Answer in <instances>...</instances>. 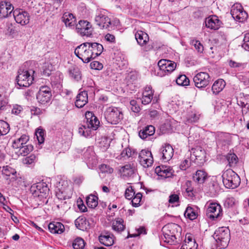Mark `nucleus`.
Here are the masks:
<instances>
[{
	"label": "nucleus",
	"instance_id": "obj_1",
	"mask_svg": "<svg viewBox=\"0 0 249 249\" xmlns=\"http://www.w3.org/2000/svg\"><path fill=\"white\" fill-rule=\"evenodd\" d=\"M85 117L87 119L86 125H82L80 127L78 132L81 135L88 137L90 135L91 129L96 130L98 128L100 122L91 112H87Z\"/></svg>",
	"mask_w": 249,
	"mask_h": 249
},
{
	"label": "nucleus",
	"instance_id": "obj_2",
	"mask_svg": "<svg viewBox=\"0 0 249 249\" xmlns=\"http://www.w3.org/2000/svg\"><path fill=\"white\" fill-rule=\"evenodd\" d=\"M181 228L175 223H169L162 228L164 241L170 244H174L177 242V237L179 236Z\"/></svg>",
	"mask_w": 249,
	"mask_h": 249
},
{
	"label": "nucleus",
	"instance_id": "obj_3",
	"mask_svg": "<svg viewBox=\"0 0 249 249\" xmlns=\"http://www.w3.org/2000/svg\"><path fill=\"white\" fill-rule=\"evenodd\" d=\"M35 71L33 70H24L20 68L16 77L17 84L20 87H29L34 80Z\"/></svg>",
	"mask_w": 249,
	"mask_h": 249
},
{
	"label": "nucleus",
	"instance_id": "obj_4",
	"mask_svg": "<svg viewBox=\"0 0 249 249\" xmlns=\"http://www.w3.org/2000/svg\"><path fill=\"white\" fill-rule=\"evenodd\" d=\"M222 180L225 186L229 189H234L240 183L239 176L231 169L225 171L222 174Z\"/></svg>",
	"mask_w": 249,
	"mask_h": 249
},
{
	"label": "nucleus",
	"instance_id": "obj_5",
	"mask_svg": "<svg viewBox=\"0 0 249 249\" xmlns=\"http://www.w3.org/2000/svg\"><path fill=\"white\" fill-rule=\"evenodd\" d=\"M213 237L219 248H225L228 246L230 239V230L227 227H220L215 231Z\"/></svg>",
	"mask_w": 249,
	"mask_h": 249
},
{
	"label": "nucleus",
	"instance_id": "obj_6",
	"mask_svg": "<svg viewBox=\"0 0 249 249\" xmlns=\"http://www.w3.org/2000/svg\"><path fill=\"white\" fill-rule=\"evenodd\" d=\"M56 196L61 200L69 199L72 194V188L67 180L60 179L56 184Z\"/></svg>",
	"mask_w": 249,
	"mask_h": 249
},
{
	"label": "nucleus",
	"instance_id": "obj_7",
	"mask_svg": "<svg viewBox=\"0 0 249 249\" xmlns=\"http://www.w3.org/2000/svg\"><path fill=\"white\" fill-rule=\"evenodd\" d=\"M107 121L112 124H117L123 119L122 109L119 107H107L104 113Z\"/></svg>",
	"mask_w": 249,
	"mask_h": 249
},
{
	"label": "nucleus",
	"instance_id": "obj_8",
	"mask_svg": "<svg viewBox=\"0 0 249 249\" xmlns=\"http://www.w3.org/2000/svg\"><path fill=\"white\" fill-rule=\"evenodd\" d=\"M94 21L101 29L109 30L111 28V20L107 15V11L104 9L97 10Z\"/></svg>",
	"mask_w": 249,
	"mask_h": 249
},
{
	"label": "nucleus",
	"instance_id": "obj_9",
	"mask_svg": "<svg viewBox=\"0 0 249 249\" xmlns=\"http://www.w3.org/2000/svg\"><path fill=\"white\" fill-rule=\"evenodd\" d=\"M89 42H85L77 46L75 49V54L84 63H88L92 58V53Z\"/></svg>",
	"mask_w": 249,
	"mask_h": 249
},
{
	"label": "nucleus",
	"instance_id": "obj_10",
	"mask_svg": "<svg viewBox=\"0 0 249 249\" xmlns=\"http://www.w3.org/2000/svg\"><path fill=\"white\" fill-rule=\"evenodd\" d=\"M76 31L82 36L90 37L93 31L90 22L85 20H80L76 24Z\"/></svg>",
	"mask_w": 249,
	"mask_h": 249
},
{
	"label": "nucleus",
	"instance_id": "obj_11",
	"mask_svg": "<svg viewBox=\"0 0 249 249\" xmlns=\"http://www.w3.org/2000/svg\"><path fill=\"white\" fill-rule=\"evenodd\" d=\"M206 214L210 219L216 220L222 216V207L218 203H210L207 208Z\"/></svg>",
	"mask_w": 249,
	"mask_h": 249
},
{
	"label": "nucleus",
	"instance_id": "obj_12",
	"mask_svg": "<svg viewBox=\"0 0 249 249\" xmlns=\"http://www.w3.org/2000/svg\"><path fill=\"white\" fill-rule=\"evenodd\" d=\"M51 88L48 86H41L36 94V99L38 102L42 105L48 103L52 98Z\"/></svg>",
	"mask_w": 249,
	"mask_h": 249
},
{
	"label": "nucleus",
	"instance_id": "obj_13",
	"mask_svg": "<svg viewBox=\"0 0 249 249\" xmlns=\"http://www.w3.org/2000/svg\"><path fill=\"white\" fill-rule=\"evenodd\" d=\"M135 36L138 44L142 47L143 51L148 52L153 49L152 45H147L149 38L146 33L142 31H138L135 33Z\"/></svg>",
	"mask_w": 249,
	"mask_h": 249
},
{
	"label": "nucleus",
	"instance_id": "obj_14",
	"mask_svg": "<svg viewBox=\"0 0 249 249\" xmlns=\"http://www.w3.org/2000/svg\"><path fill=\"white\" fill-rule=\"evenodd\" d=\"M231 14L235 20L241 22L245 21L248 18L247 13L244 10L239 3H236L232 6Z\"/></svg>",
	"mask_w": 249,
	"mask_h": 249
},
{
	"label": "nucleus",
	"instance_id": "obj_15",
	"mask_svg": "<svg viewBox=\"0 0 249 249\" xmlns=\"http://www.w3.org/2000/svg\"><path fill=\"white\" fill-rule=\"evenodd\" d=\"M193 80L196 87L198 89H203L209 84L210 77L208 73L200 72L194 76Z\"/></svg>",
	"mask_w": 249,
	"mask_h": 249
},
{
	"label": "nucleus",
	"instance_id": "obj_16",
	"mask_svg": "<svg viewBox=\"0 0 249 249\" xmlns=\"http://www.w3.org/2000/svg\"><path fill=\"white\" fill-rule=\"evenodd\" d=\"M13 16L17 23L21 25H25L29 23L30 16L29 14L22 9H16L13 11Z\"/></svg>",
	"mask_w": 249,
	"mask_h": 249
},
{
	"label": "nucleus",
	"instance_id": "obj_17",
	"mask_svg": "<svg viewBox=\"0 0 249 249\" xmlns=\"http://www.w3.org/2000/svg\"><path fill=\"white\" fill-rule=\"evenodd\" d=\"M140 164L144 168L151 166L153 163V158L151 151L142 150L139 155Z\"/></svg>",
	"mask_w": 249,
	"mask_h": 249
},
{
	"label": "nucleus",
	"instance_id": "obj_18",
	"mask_svg": "<svg viewBox=\"0 0 249 249\" xmlns=\"http://www.w3.org/2000/svg\"><path fill=\"white\" fill-rule=\"evenodd\" d=\"M160 72H164L163 75L170 73L173 71L176 68L175 62L166 59H161L158 63Z\"/></svg>",
	"mask_w": 249,
	"mask_h": 249
},
{
	"label": "nucleus",
	"instance_id": "obj_19",
	"mask_svg": "<svg viewBox=\"0 0 249 249\" xmlns=\"http://www.w3.org/2000/svg\"><path fill=\"white\" fill-rule=\"evenodd\" d=\"M159 155L163 162H167L173 157L174 149L170 144H164L160 149Z\"/></svg>",
	"mask_w": 249,
	"mask_h": 249
},
{
	"label": "nucleus",
	"instance_id": "obj_20",
	"mask_svg": "<svg viewBox=\"0 0 249 249\" xmlns=\"http://www.w3.org/2000/svg\"><path fill=\"white\" fill-rule=\"evenodd\" d=\"M155 172L158 176L163 178L171 177L174 173V171L171 167L164 165L156 167Z\"/></svg>",
	"mask_w": 249,
	"mask_h": 249
},
{
	"label": "nucleus",
	"instance_id": "obj_21",
	"mask_svg": "<svg viewBox=\"0 0 249 249\" xmlns=\"http://www.w3.org/2000/svg\"><path fill=\"white\" fill-rule=\"evenodd\" d=\"M14 7L12 4L7 1L0 2V18H5L8 17L14 11Z\"/></svg>",
	"mask_w": 249,
	"mask_h": 249
},
{
	"label": "nucleus",
	"instance_id": "obj_22",
	"mask_svg": "<svg viewBox=\"0 0 249 249\" xmlns=\"http://www.w3.org/2000/svg\"><path fill=\"white\" fill-rule=\"evenodd\" d=\"M154 91L151 86L147 85L144 88L142 96L141 98L143 105H148L151 102L154 95Z\"/></svg>",
	"mask_w": 249,
	"mask_h": 249
},
{
	"label": "nucleus",
	"instance_id": "obj_23",
	"mask_svg": "<svg viewBox=\"0 0 249 249\" xmlns=\"http://www.w3.org/2000/svg\"><path fill=\"white\" fill-rule=\"evenodd\" d=\"M205 26L212 30H217L220 26V21L215 15L209 16L205 19Z\"/></svg>",
	"mask_w": 249,
	"mask_h": 249
},
{
	"label": "nucleus",
	"instance_id": "obj_24",
	"mask_svg": "<svg viewBox=\"0 0 249 249\" xmlns=\"http://www.w3.org/2000/svg\"><path fill=\"white\" fill-rule=\"evenodd\" d=\"M100 242L106 246H111L114 243V236L108 232L102 233L99 236Z\"/></svg>",
	"mask_w": 249,
	"mask_h": 249
},
{
	"label": "nucleus",
	"instance_id": "obj_25",
	"mask_svg": "<svg viewBox=\"0 0 249 249\" xmlns=\"http://www.w3.org/2000/svg\"><path fill=\"white\" fill-rule=\"evenodd\" d=\"M50 231L54 234H61L64 231L65 227L63 224L58 222H51L48 225Z\"/></svg>",
	"mask_w": 249,
	"mask_h": 249
},
{
	"label": "nucleus",
	"instance_id": "obj_26",
	"mask_svg": "<svg viewBox=\"0 0 249 249\" xmlns=\"http://www.w3.org/2000/svg\"><path fill=\"white\" fill-rule=\"evenodd\" d=\"M88 101L87 92L86 91H81L76 96L75 102V106L78 108H81L88 103Z\"/></svg>",
	"mask_w": 249,
	"mask_h": 249
},
{
	"label": "nucleus",
	"instance_id": "obj_27",
	"mask_svg": "<svg viewBox=\"0 0 249 249\" xmlns=\"http://www.w3.org/2000/svg\"><path fill=\"white\" fill-rule=\"evenodd\" d=\"M155 132V127L153 125H149L141 129L139 132V136L141 139L144 140L154 135Z\"/></svg>",
	"mask_w": 249,
	"mask_h": 249
},
{
	"label": "nucleus",
	"instance_id": "obj_28",
	"mask_svg": "<svg viewBox=\"0 0 249 249\" xmlns=\"http://www.w3.org/2000/svg\"><path fill=\"white\" fill-rule=\"evenodd\" d=\"M89 46L92 53V58L94 59L100 55L103 51V47L102 44L96 42H89Z\"/></svg>",
	"mask_w": 249,
	"mask_h": 249
},
{
	"label": "nucleus",
	"instance_id": "obj_29",
	"mask_svg": "<svg viewBox=\"0 0 249 249\" xmlns=\"http://www.w3.org/2000/svg\"><path fill=\"white\" fill-rule=\"evenodd\" d=\"M75 225L77 228L83 231L89 228V221L84 216L78 217L75 220Z\"/></svg>",
	"mask_w": 249,
	"mask_h": 249
},
{
	"label": "nucleus",
	"instance_id": "obj_30",
	"mask_svg": "<svg viewBox=\"0 0 249 249\" xmlns=\"http://www.w3.org/2000/svg\"><path fill=\"white\" fill-rule=\"evenodd\" d=\"M208 177L207 173L203 170H198L193 176V180L198 183H203Z\"/></svg>",
	"mask_w": 249,
	"mask_h": 249
},
{
	"label": "nucleus",
	"instance_id": "obj_31",
	"mask_svg": "<svg viewBox=\"0 0 249 249\" xmlns=\"http://www.w3.org/2000/svg\"><path fill=\"white\" fill-rule=\"evenodd\" d=\"M112 229L113 231L118 233L124 231L125 225H124L123 219L120 218H117L113 220L112 222Z\"/></svg>",
	"mask_w": 249,
	"mask_h": 249
},
{
	"label": "nucleus",
	"instance_id": "obj_32",
	"mask_svg": "<svg viewBox=\"0 0 249 249\" xmlns=\"http://www.w3.org/2000/svg\"><path fill=\"white\" fill-rule=\"evenodd\" d=\"M62 21L65 23L66 26L71 27L75 25L76 18L73 14L66 12L63 14Z\"/></svg>",
	"mask_w": 249,
	"mask_h": 249
},
{
	"label": "nucleus",
	"instance_id": "obj_33",
	"mask_svg": "<svg viewBox=\"0 0 249 249\" xmlns=\"http://www.w3.org/2000/svg\"><path fill=\"white\" fill-rule=\"evenodd\" d=\"M29 137L26 135H22L20 138L13 141L12 146L15 149H19L21 146L25 145L29 141Z\"/></svg>",
	"mask_w": 249,
	"mask_h": 249
},
{
	"label": "nucleus",
	"instance_id": "obj_34",
	"mask_svg": "<svg viewBox=\"0 0 249 249\" xmlns=\"http://www.w3.org/2000/svg\"><path fill=\"white\" fill-rule=\"evenodd\" d=\"M225 85L226 83L223 79H219L215 81L212 87L213 93L218 94L224 88Z\"/></svg>",
	"mask_w": 249,
	"mask_h": 249
},
{
	"label": "nucleus",
	"instance_id": "obj_35",
	"mask_svg": "<svg viewBox=\"0 0 249 249\" xmlns=\"http://www.w3.org/2000/svg\"><path fill=\"white\" fill-rule=\"evenodd\" d=\"M184 216L191 220L196 219L198 216L197 208L187 207L184 213Z\"/></svg>",
	"mask_w": 249,
	"mask_h": 249
},
{
	"label": "nucleus",
	"instance_id": "obj_36",
	"mask_svg": "<svg viewBox=\"0 0 249 249\" xmlns=\"http://www.w3.org/2000/svg\"><path fill=\"white\" fill-rule=\"evenodd\" d=\"M191 153L196 157L197 160H201L205 158V151L201 147L198 146L195 148H192Z\"/></svg>",
	"mask_w": 249,
	"mask_h": 249
},
{
	"label": "nucleus",
	"instance_id": "obj_37",
	"mask_svg": "<svg viewBox=\"0 0 249 249\" xmlns=\"http://www.w3.org/2000/svg\"><path fill=\"white\" fill-rule=\"evenodd\" d=\"M120 172L124 177H130L134 174V170L130 164H126L121 167Z\"/></svg>",
	"mask_w": 249,
	"mask_h": 249
},
{
	"label": "nucleus",
	"instance_id": "obj_38",
	"mask_svg": "<svg viewBox=\"0 0 249 249\" xmlns=\"http://www.w3.org/2000/svg\"><path fill=\"white\" fill-rule=\"evenodd\" d=\"M85 160L88 163H93L95 160V153L91 147H89L84 153Z\"/></svg>",
	"mask_w": 249,
	"mask_h": 249
},
{
	"label": "nucleus",
	"instance_id": "obj_39",
	"mask_svg": "<svg viewBox=\"0 0 249 249\" xmlns=\"http://www.w3.org/2000/svg\"><path fill=\"white\" fill-rule=\"evenodd\" d=\"M69 73L70 76L76 81H78L81 79V72L77 67L74 66L70 68Z\"/></svg>",
	"mask_w": 249,
	"mask_h": 249
},
{
	"label": "nucleus",
	"instance_id": "obj_40",
	"mask_svg": "<svg viewBox=\"0 0 249 249\" xmlns=\"http://www.w3.org/2000/svg\"><path fill=\"white\" fill-rule=\"evenodd\" d=\"M98 198L97 196L90 195L87 197L86 203L88 206L91 208H94L98 205Z\"/></svg>",
	"mask_w": 249,
	"mask_h": 249
},
{
	"label": "nucleus",
	"instance_id": "obj_41",
	"mask_svg": "<svg viewBox=\"0 0 249 249\" xmlns=\"http://www.w3.org/2000/svg\"><path fill=\"white\" fill-rule=\"evenodd\" d=\"M230 167H234L238 162V158L234 153H229L226 157Z\"/></svg>",
	"mask_w": 249,
	"mask_h": 249
},
{
	"label": "nucleus",
	"instance_id": "obj_42",
	"mask_svg": "<svg viewBox=\"0 0 249 249\" xmlns=\"http://www.w3.org/2000/svg\"><path fill=\"white\" fill-rule=\"evenodd\" d=\"M9 130V124L4 121L0 120V136L7 134Z\"/></svg>",
	"mask_w": 249,
	"mask_h": 249
},
{
	"label": "nucleus",
	"instance_id": "obj_43",
	"mask_svg": "<svg viewBox=\"0 0 249 249\" xmlns=\"http://www.w3.org/2000/svg\"><path fill=\"white\" fill-rule=\"evenodd\" d=\"M33 149V147L31 144H25L18 149V153L23 156L27 155Z\"/></svg>",
	"mask_w": 249,
	"mask_h": 249
},
{
	"label": "nucleus",
	"instance_id": "obj_44",
	"mask_svg": "<svg viewBox=\"0 0 249 249\" xmlns=\"http://www.w3.org/2000/svg\"><path fill=\"white\" fill-rule=\"evenodd\" d=\"M37 191L35 192H40L41 194H46L49 192V189L47 184L44 182L38 183L36 185Z\"/></svg>",
	"mask_w": 249,
	"mask_h": 249
},
{
	"label": "nucleus",
	"instance_id": "obj_45",
	"mask_svg": "<svg viewBox=\"0 0 249 249\" xmlns=\"http://www.w3.org/2000/svg\"><path fill=\"white\" fill-rule=\"evenodd\" d=\"M176 83L178 85L186 86L189 85L190 80L185 75H180L177 78Z\"/></svg>",
	"mask_w": 249,
	"mask_h": 249
},
{
	"label": "nucleus",
	"instance_id": "obj_46",
	"mask_svg": "<svg viewBox=\"0 0 249 249\" xmlns=\"http://www.w3.org/2000/svg\"><path fill=\"white\" fill-rule=\"evenodd\" d=\"M190 44L193 46L198 53H201L204 50V47L202 44L198 40L192 39L190 41Z\"/></svg>",
	"mask_w": 249,
	"mask_h": 249
},
{
	"label": "nucleus",
	"instance_id": "obj_47",
	"mask_svg": "<svg viewBox=\"0 0 249 249\" xmlns=\"http://www.w3.org/2000/svg\"><path fill=\"white\" fill-rule=\"evenodd\" d=\"M72 246L74 249H83L85 247V242L82 238L78 237L74 240Z\"/></svg>",
	"mask_w": 249,
	"mask_h": 249
},
{
	"label": "nucleus",
	"instance_id": "obj_48",
	"mask_svg": "<svg viewBox=\"0 0 249 249\" xmlns=\"http://www.w3.org/2000/svg\"><path fill=\"white\" fill-rule=\"evenodd\" d=\"M142 199V194L141 193H138L132 198V205L133 207H137L141 205V202Z\"/></svg>",
	"mask_w": 249,
	"mask_h": 249
},
{
	"label": "nucleus",
	"instance_id": "obj_49",
	"mask_svg": "<svg viewBox=\"0 0 249 249\" xmlns=\"http://www.w3.org/2000/svg\"><path fill=\"white\" fill-rule=\"evenodd\" d=\"M2 173L3 175L10 177L11 175H14L17 172L14 168L9 166H5L3 167Z\"/></svg>",
	"mask_w": 249,
	"mask_h": 249
},
{
	"label": "nucleus",
	"instance_id": "obj_50",
	"mask_svg": "<svg viewBox=\"0 0 249 249\" xmlns=\"http://www.w3.org/2000/svg\"><path fill=\"white\" fill-rule=\"evenodd\" d=\"M11 113L16 115H19L23 111V107L18 104H14L11 106Z\"/></svg>",
	"mask_w": 249,
	"mask_h": 249
},
{
	"label": "nucleus",
	"instance_id": "obj_51",
	"mask_svg": "<svg viewBox=\"0 0 249 249\" xmlns=\"http://www.w3.org/2000/svg\"><path fill=\"white\" fill-rule=\"evenodd\" d=\"M6 34L12 36L17 33L16 27L11 23L6 24Z\"/></svg>",
	"mask_w": 249,
	"mask_h": 249
},
{
	"label": "nucleus",
	"instance_id": "obj_52",
	"mask_svg": "<svg viewBox=\"0 0 249 249\" xmlns=\"http://www.w3.org/2000/svg\"><path fill=\"white\" fill-rule=\"evenodd\" d=\"M36 138L39 143H42L44 142V131L42 129H38L36 132Z\"/></svg>",
	"mask_w": 249,
	"mask_h": 249
},
{
	"label": "nucleus",
	"instance_id": "obj_53",
	"mask_svg": "<svg viewBox=\"0 0 249 249\" xmlns=\"http://www.w3.org/2000/svg\"><path fill=\"white\" fill-rule=\"evenodd\" d=\"M99 169L102 173H107L111 174L113 172V169L109 165L102 164L100 165Z\"/></svg>",
	"mask_w": 249,
	"mask_h": 249
},
{
	"label": "nucleus",
	"instance_id": "obj_54",
	"mask_svg": "<svg viewBox=\"0 0 249 249\" xmlns=\"http://www.w3.org/2000/svg\"><path fill=\"white\" fill-rule=\"evenodd\" d=\"M235 204V199L234 197H228L224 202V206L227 208H232Z\"/></svg>",
	"mask_w": 249,
	"mask_h": 249
},
{
	"label": "nucleus",
	"instance_id": "obj_55",
	"mask_svg": "<svg viewBox=\"0 0 249 249\" xmlns=\"http://www.w3.org/2000/svg\"><path fill=\"white\" fill-rule=\"evenodd\" d=\"M197 244L196 242L183 243L180 249H197Z\"/></svg>",
	"mask_w": 249,
	"mask_h": 249
},
{
	"label": "nucleus",
	"instance_id": "obj_56",
	"mask_svg": "<svg viewBox=\"0 0 249 249\" xmlns=\"http://www.w3.org/2000/svg\"><path fill=\"white\" fill-rule=\"evenodd\" d=\"M135 192L132 186L128 187L125 192V197L126 199H131L134 196Z\"/></svg>",
	"mask_w": 249,
	"mask_h": 249
},
{
	"label": "nucleus",
	"instance_id": "obj_57",
	"mask_svg": "<svg viewBox=\"0 0 249 249\" xmlns=\"http://www.w3.org/2000/svg\"><path fill=\"white\" fill-rule=\"evenodd\" d=\"M219 187L218 184L213 182L212 185L210 186L209 191L212 195H214L219 190Z\"/></svg>",
	"mask_w": 249,
	"mask_h": 249
},
{
	"label": "nucleus",
	"instance_id": "obj_58",
	"mask_svg": "<svg viewBox=\"0 0 249 249\" xmlns=\"http://www.w3.org/2000/svg\"><path fill=\"white\" fill-rule=\"evenodd\" d=\"M90 66L91 69L96 70H101L102 69L103 67V64L97 61H92L90 63Z\"/></svg>",
	"mask_w": 249,
	"mask_h": 249
},
{
	"label": "nucleus",
	"instance_id": "obj_59",
	"mask_svg": "<svg viewBox=\"0 0 249 249\" xmlns=\"http://www.w3.org/2000/svg\"><path fill=\"white\" fill-rule=\"evenodd\" d=\"M131 110L136 113H138L140 111V107L137 105L136 101L132 100L130 102Z\"/></svg>",
	"mask_w": 249,
	"mask_h": 249
},
{
	"label": "nucleus",
	"instance_id": "obj_60",
	"mask_svg": "<svg viewBox=\"0 0 249 249\" xmlns=\"http://www.w3.org/2000/svg\"><path fill=\"white\" fill-rule=\"evenodd\" d=\"M200 114L196 111L192 112L189 117V120L191 122H196L199 119Z\"/></svg>",
	"mask_w": 249,
	"mask_h": 249
},
{
	"label": "nucleus",
	"instance_id": "obj_61",
	"mask_svg": "<svg viewBox=\"0 0 249 249\" xmlns=\"http://www.w3.org/2000/svg\"><path fill=\"white\" fill-rule=\"evenodd\" d=\"M243 41V48L246 50L249 51V33L245 34Z\"/></svg>",
	"mask_w": 249,
	"mask_h": 249
},
{
	"label": "nucleus",
	"instance_id": "obj_62",
	"mask_svg": "<svg viewBox=\"0 0 249 249\" xmlns=\"http://www.w3.org/2000/svg\"><path fill=\"white\" fill-rule=\"evenodd\" d=\"M190 242H196L194 235L190 233H187L185 235V238L184 243H190Z\"/></svg>",
	"mask_w": 249,
	"mask_h": 249
},
{
	"label": "nucleus",
	"instance_id": "obj_63",
	"mask_svg": "<svg viewBox=\"0 0 249 249\" xmlns=\"http://www.w3.org/2000/svg\"><path fill=\"white\" fill-rule=\"evenodd\" d=\"M43 110L36 107H32L31 108V112L32 115H39L43 113Z\"/></svg>",
	"mask_w": 249,
	"mask_h": 249
},
{
	"label": "nucleus",
	"instance_id": "obj_64",
	"mask_svg": "<svg viewBox=\"0 0 249 249\" xmlns=\"http://www.w3.org/2000/svg\"><path fill=\"white\" fill-rule=\"evenodd\" d=\"M44 67L45 68L43 69V74L46 76H49L51 73L52 66L48 64H46Z\"/></svg>",
	"mask_w": 249,
	"mask_h": 249
}]
</instances>
